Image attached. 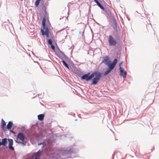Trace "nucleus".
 Returning a JSON list of instances; mask_svg holds the SVG:
<instances>
[{
	"label": "nucleus",
	"mask_w": 159,
	"mask_h": 159,
	"mask_svg": "<svg viewBox=\"0 0 159 159\" xmlns=\"http://www.w3.org/2000/svg\"><path fill=\"white\" fill-rule=\"evenodd\" d=\"M102 75L101 73L99 71H95L92 73L89 76H88L85 74L81 76V80H85L87 82L91 80L90 85H94L98 83Z\"/></svg>",
	"instance_id": "nucleus-1"
},
{
	"label": "nucleus",
	"mask_w": 159,
	"mask_h": 159,
	"mask_svg": "<svg viewBox=\"0 0 159 159\" xmlns=\"http://www.w3.org/2000/svg\"><path fill=\"white\" fill-rule=\"evenodd\" d=\"M13 140L12 139L4 138L2 139L0 141V146L3 145L6 146V148H8L11 151L14 150V148L13 146Z\"/></svg>",
	"instance_id": "nucleus-2"
},
{
	"label": "nucleus",
	"mask_w": 159,
	"mask_h": 159,
	"mask_svg": "<svg viewBox=\"0 0 159 159\" xmlns=\"http://www.w3.org/2000/svg\"><path fill=\"white\" fill-rule=\"evenodd\" d=\"M76 145L74 144L73 146L69 149L63 150L61 153L63 156L71 155L72 153H77L78 152L79 149L76 148Z\"/></svg>",
	"instance_id": "nucleus-3"
},
{
	"label": "nucleus",
	"mask_w": 159,
	"mask_h": 159,
	"mask_svg": "<svg viewBox=\"0 0 159 159\" xmlns=\"http://www.w3.org/2000/svg\"><path fill=\"white\" fill-rule=\"evenodd\" d=\"M103 11L105 12V14L106 16L108 18H109L111 19H113L114 20H115L114 15L112 14L109 9L105 8V10H104Z\"/></svg>",
	"instance_id": "nucleus-4"
},
{
	"label": "nucleus",
	"mask_w": 159,
	"mask_h": 159,
	"mask_svg": "<svg viewBox=\"0 0 159 159\" xmlns=\"http://www.w3.org/2000/svg\"><path fill=\"white\" fill-rule=\"evenodd\" d=\"M108 42L110 46H115L116 43L117 42L116 40L114 39L113 37L110 35L109 36V39H108Z\"/></svg>",
	"instance_id": "nucleus-5"
},
{
	"label": "nucleus",
	"mask_w": 159,
	"mask_h": 159,
	"mask_svg": "<svg viewBox=\"0 0 159 159\" xmlns=\"http://www.w3.org/2000/svg\"><path fill=\"white\" fill-rule=\"evenodd\" d=\"M119 70L120 75L122 76L124 78H125L127 74V72L124 69L123 67H120Z\"/></svg>",
	"instance_id": "nucleus-6"
},
{
	"label": "nucleus",
	"mask_w": 159,
	"mask_h": 159,
	"mask_svg": "<svg viewBox=\"0 0 159 159\" xmlns=\"http://www.w3.org/2000/svg\"><path fill=\"white\" fill-rule=\"evenodd\" d=\"M102 62L107 66H110L111 61L110 60L108 57L107 56H106L103 57Z\"/></svg>",
	"instance_id": "nucleus-7"
},
{
	"label": "nucleus",
	"mask_w": 159,
	"mask_h": 159,
	"mask_svg": "<svg viewBox=\"0 0 159 159\" xmlns=\"http://www.w3.org/2000/svg\"><path fill=\"white\" fill-rule=\"evenodd\" d=\"M17 138L21 141L24 140L26 139V136L25 134L22 132H19L17 135Z\"/></svg>",
	"instance_id": "nucleus-8"
},
{
	"label": "nucleus",
	"mask_w": 159,
	"mask_h": 159,
	"mask_svg": "<svg viewBox=\"0 0 159 159\" xmlns=\"http://www.w3.org/2000/svg\"><path fill=\"white\" fill-rule=\"evenodd\" d=\"M120 30H113V34L116 39H119L120 36Z\"/></svg>",
	"instance_id": "nucleus-9"
},
{
	"label": "nucleus",
	"mask_w": 159,
	"mask_h": 159,
	"mask_svg": "<svg viewBox=\"0 0 159 159\" xmlns=\"http://www.w3.org/2000/svg\"><path fill=\"white\" fill-rule=\"evenodd\" d=\"M51 159H59L60 156L58 153L51 154L50 156Z\"/></svg>",
	"instance_id": "nucleus-10"
},
{
	"label": "nucleus",
	"mask_w": 159,
	"mask_h": 159,
	"mask_svg": "<svg viewBox=\"0 0 159 159\" xmlns=\"http://www.w3.org/2000/svg\"><path fill=\"white\" fill-rule=\"evenodd\" d=\"M117 61L118 60L116 58L114 59L112 62H111V61L110 66L114 69L117 62Z\"/></svg>",
	"instance_id": "nucleus-11"
},
{
	"label": "nucleus",
	"mask_w": 159,
	"mask_h": 159,
	"mask_svg": "<svg viewBox=\"0 0 159 159\" xmlns=\"http://www.w3.org/2000/svg\"><path fill=\"white\" fill-rule=\"evenodd\" d=\"M108 66V68L104 73L103 75L105 76H106L109 73H110L113 69V68L111 67V66Z\"/></svg>",
	"instance_id": "nucleus-12"
},
{
	"label": "nucleus",
	"mask_w": 159,
	"mask_h": 159,
	"mask_svg": "<svg viewBox=\"0 0 159 159\" xmlns=\"http://www.w3.org/2000/svg\"><path fill=\"white\" fill-rule=\"evenodd\" d=\"M1 127L2 129L3 130H5L6 129V123L4 120H3V119H2L1 120Z\"/></svg>",
	"instance_id": "nucleus-13"
},
{
	"label": "nucleus",
	"mask_w": 159,
	"mask_h": 159,
	"mask_svg": "<svg viewBox=\"0 0 159 159\" xmlns=\"http://www.w3.org/2000/svg\"><path fill=\"white\" fill-rule=\"evenodd\" d=\"M13 125V122L11 121H9L8 122L7 126L6 127V129H7L8 130H11L12 127Z\"/></svg>",
	"instance_id": "nucleus-14"
},
{
	"label": "nucleus",
	"mask_w": 159,
	"mask_h": 159,
	"mask_svg": "<svg viewBox=\"0 0 159 159\" xmlns=\"http://www.w3.org/2000/svg\"><path fill=\"white\" fill-rule=\"evenodd\" d=\"M97 4V5L102 10H105V8L102 5V4L97 0H93Z\"/></svg>",
	"instance_id": "nucleus-15"
},
{
	"label": "nucleus",
	"mask_w": 159,
	"mask_h": 159,
	"mask_svg": "<svg viewBox=\"0 0 159 159\" xmlns=\"http://www.w3.org/2000/svg\"><path fill=\"white\" fill-rule=\"evenodd\" d=\"M61 54H58V56L62 61V60H63V58H65L66 57L63 52L61 51Z\"/></svg>",
	"instance_id": "nucleus-16"
},
{
	"label": "nucleus",
	"mask_w": 159,
	"mask_h": 159,
	"mask_svg": "<svg viewBox=\"0 0 159 159\" xmlns=\"http://www.w3.org/2000/svg\"><path fill=\"white\" fill-rule=\"evenodd\" d=\"M46 19L45 16L43 17L42 21V24L43 30H45L46 25Z\"/></svg>",
	"instance_id": "nucleus-17"
},
{
	"label": "nucleus",
	"mask_w": 159,
	"mask_h": 159,
	"mask_svg": "<svg viewBox=\"0 0 159 159\" xmlns=\"http://www.w3.org/2000/svg\"><path fill=\"white\" fill-rule=\"evenodd\" d=\"M16 143H18L19 144H21L23 146H25L26 145V143L27 142L26 140H24L20 141H16Z\"/></svg>",
	"instance_id": "nucleus-18"
},
{
	"label": "nucleus",
	"mask_w": 159,
	"mask_h": 159,
	"mask_svg": "<svg viewBox=\"0 0 159 159\" xmlns=\"http://www.w3.org/2000/svg\"><path fill=\"white\" fill-rule=\"evenodd\" d=\"M41 32L43 36L46 35V37L48 38L49 37V33H45L44 32V31L43 29L42 28H41L40 29Z\"/></svg>",
	"instance_id": "nucleus-19"
},
{
	"label": "nucleus",
	"mask_w": 159,
	"mask_h": 159,
	"mask_svg": "<svg viewBox=\"0 0 159 159\" xmlns=\"http://www.w3.org/2000/svg\"><path fill=\"white\" fill-rule=\"evenodd\" d=\"M44 116V114H39L38 116V119L39 120H42L43 119Z\"/></svg>",
	"instance_id": "nucleus-20"
},
{
	"label": "nucleus",
	"mask_w": 159,
	"mask_h": 159,
	"mask_svg": "<svg viewBox=\"0 0 159 159\" xmlns=\"http://www.w3.org/2000/svg\"><path fill=\"white\" fill-rule=\"evenodd\" d=\"M62 62L63 65L68 69H70V68L68 64L65 62V60H62Z\"/></svg>",
	"instance_id": "nucleus-21"
},
{
	"label": "nucleus",
	"mask_w": 159,
	"mask_h": 159,
	"mask_svg": "<svg viewBox=\"0 0 159 159\" xmlns=\"http://www.w3.org/2000/svg\"><path fill=\"white\" fill-rule=\"evenodd\" d=\"M114 25L113 26V28L114 29V30H119L117 28V23L116 22V20H114Z\"/></svg>",
	"instance_id": "nucleus-22"
},
{
	"label": "nucleus",
	"mask_w": 159,
	"mask_h": 159,
	"mask_svg": "<svg viewBox=\"0 0 159 159\" xmlns=\"http://www.w3.org/2000/svg\"><path fill=\"white\" fill-rule=\"evenodd\" d=\"M39 123H38V122H37L34 125H32V127H35V128H36L38 129H39Z\"/></svg>",
	"instance_id": "nucleus-23"
},
{
	"label": "nucleus",
	"mask_w": 159,
	"mask_h": 159,
	"mask_svg": "<svg viewBox=\"0 0 159 159\" xmlns=\"http://www.w3.org/2000/svg\"><path fill=\"white\" fill-rule=\"evenodd\" d=\"M40 1L39 0H36L35 2V5L36 7H37L39 5Z\"/></svg>",
	"instance_id": "nucleus-24"
},
{
	"label": "nucleus",
	"mask_w": 159,
	"mask_h": 159,
	"mask_svg": "<svg viewBox=\"0 0 159 159\" xmlns=\"http://www.w3.org/2000/svg\"><path fill=\"white\" fill-rule=\"evenodd\" d=\"M45 31H44V32L45 33H49V29H48V28L47 26H46V25H45Z\"/></svg>",
	"instance_id": "nucleus-25"
},
{
	"label": "nucleus",
	"mask_w": 159,
	"mask_h": 159,
	"mask_svg": "<svg viewBox=\"0 0 159 159\" xmlns=\"http://www.w3.org/2000/svg\"><path fill=\"white\" fill-rule=\"evenodd\" d=\"M52 40L51 39H48V42L49 44L50 45L52 44Z\"/></svg>",
	"instance_id": "nucleus-26"
},
{
	"label": "nucleus",
	"mask_w": 159,
	"mask_h": 159,
	"mask_svg": "<svg viewBox=\"0 0 159 159\" xmlns=\"http://www.w3.org/2000/svg\"><path fill=\"white\" fill-rule=\"evenodd\" d=\"M51 45V47L53 50H55V47L54 45L52 43L50 45Z\"/></svg>",
	"instance_id": "nucleus-27"
},
{
	"label": "nucleus",
	"mask_w": 159,
	"mask_h": 159,
	"mask_svg": "<svg viewBox=\"0 0 159 159\" xmlns=\"http://www.w3.org/2000/svg\"><path fill=\"white\" fill-rule=\"evenodd\" d=\"M42 144H43V145H44V144H45V145H46V144L44 142H42L40 143H39L38 144L39 145H40Z\"/></svg>",
	"instance_id": "nucleus-28"
},
{
	"label": "nucleus",
	"mask_w": 159,
	"mask_h": 159,
	"mask_svg": "<svg viewBox=\"0 0 159 159\" xmlns=\"http://www.w3.org/2000/svg\"><path fill=\"white\" fill-rule=\"evenodd\" d=\"M123 61H122L119 64V66H120V67H121V65L123 64Z\"/></svg>",
	"instance_id": "nucleus-29"
},
{
	"label": "nucleus",
	"mask_w": 159,
	"mask_h": 159,
	"mask_svg": "<svg viewBox=\"0 0 159 159\" xmlns=\"http://www.w3.org/2000/svg\"><path fill=\"white\" fill-rule=\"evenodd\" d=\"M85 75H88V76H90V72H88L86 74H85Z\"/></svg>",
	"instance_id": "nucleus-30"
},
{
	"label": "nucleus",
	"mask_w": 159,
	"mask_h": 159,
	"mask_svg": "<svg viewBox=\"0 0 159 159\" xmlns=\"http://www.w3.org/2000/svg\"><path fill=\"white\" fill-rule=\"evenodd\" d=\"M34 159H39V157H38V156H36Z\"/></svg>",
	"instance_id": "nucleus-31"
},
{
	"label": "nucleus",
	"mask_w": 159,
	"mask_h": 159,
	"mask_svg": "<svg viewBox=\"0 0 159 159\" xmlns=\"http://www.w3.org/2000/svg\"><path fill=\"white\" fill-rule=\"evenodd\" d=\"M88 115L89 116H91L92 115V113H89L88 114Z\"/></svg>",
	"instance_id": "nucleus-32"
},
{
	"label": "nucleus",
	"mask_w": 159,
	"mask_h": 159,
	"mask_svg": "<svg viewBox=\"0 0 159 159\" xmlns=\"http://www.w3.org/2000/svg\"><path fill=\"white\" fill-rule=\"evenodd\" d=\"M72 66L73 68H76V67L74 65H73Z\"/></svg>",
	"instance_id": "nucleus-33"
},
{
	"label": "nucleus",
	"mask_w": 159,
	"mask_h": 159,
	"mask_svg": "<svg viewBox=\"0 0 159 159\" xmlns=\"http://www.w3.org/2000/svg\"><path fill=\"white\" fill-rule=\"evenodd\" d=\"M48 143H49V144H50L51 143V142L49 141V140H48Z\"/></svg>",
	"instance_id": "nucleus-34"
},
{
	"label": "nucleus",
	"mask_w": 159,
	"mask_h": 159,
	"mask_svg": "<svg viewBox=\"0 0 159 159\" xmlns=\"http://www.w3.org/2000/svg\"><path fill=\"white\" fill-rule=\"evenodd\" d=\"M79 33L80 34H81V31H79Z\"/></svg>",
	"instance_id": "nucleus-35"
},
{
	"label": "nucleus",
	"mask_w": 159,
	"mask_h": 159,
	"mask_svg": "<svg viewBox=\"0 0 159 159\" xmlns=\"http://www.w3.org/2000/svg\"><path fill=\"white\" fill-rule=\"evenodd\" d=\"M10 131L11 132H12V133H13V131H12V130H11Z\"/></svg>",
	"instance_id": "nucleus-36"
},
{
	"label": "nucleus",
	"mask_w": 159,
	"mask_h": 159,
	"mask_svg": "<svg viewBox=\"0 0 159 159\" xmlns=\"http://www.w3.org/2000/svg\"><path fill=\"white\" fill-rule=\"evenodd\" d=\"M77 119H76L75 120V121H76L77 120Z\"/></svg>",
	"instance_id": "nucleus-37"
}]
</instances>
